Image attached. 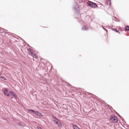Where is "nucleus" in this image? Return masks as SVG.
<instances>
[{"label": "nucleus", "instance_id": "obj_1", "mask_svg": "<svg viewBox=\"0 0 129 129\" xmlns=\"http://www.w3.org/2000/svg\"><path fill=\"white\" fill-rule=\"evenodd\" d=\"M110 121L111 122H117V117L114 115L111 116L110 119Z\"/></svg>", "mask_w": 129, "mask_h": 129}, {"label": "nucleus", "instance_id": "obj_6", "mask_svg": "<svg viewBox=\"0 0 129 129\" xmlns=\"http://www.w3.org/2000/svg\"><path fill=\"white\" fill-rule=\"evenodd\" d=\"M11 97H12V98H11L12 99L13 98L12 97V94L13 97L15 98H16L17 97V95H16V94L14 93V92L11 91Z\"/></svg>", "mask_w": 129, "mask_h": 129}, {"label": "nucleus", "instance_id": "obj_3", "mask_svg": "<svg viewBox=\"0 0 129 129\" xmlns=\"http://www.w3.org/2000/svg\"><path fill=\"white\" fill-rule=\"evenodd\" d=\"M74 9L75 11L77 13H79V8L78 5L76 3H75V5L74 7Z\"/></svg>", "mask_w": 129, "mask_h": 129}, {"label": "nucleus", "instance_id": "obj_18", "mask_svg": "<svg viewBox=\"0 0 129 129\" xmlns=\"http://www.w3.org/2000/svg\"><path fill=\"white\" fill-rule=\"evenodd\" d=\"M110 2H111V0H110V4H111Z\"/></svg>", "mask_w": 129, "mask_h": 129}, {"label": "nucleus", "instance_id": "obj_21", "mask_svg": "<svg viewBox=\"0 0 129 129\" xmlns=\"http://www.w3.org/2000/svg\"><path fill=\"white\" fill-rule=\"evenodd\" d=\"M79 129H80V128H79Z\"/></svg>", "mask_w": 129, "mask_h": 129}, {"label": "nucleus", "instance_id": "obj_14", "mask_svg": "<svg viewBox=\"0 0 129 129\" xmlns=\"http://www.w3.org/2000/svg\"><path fill=\"white\" fill-rule=\"evenodd\" d=\"M28 111L30 112H33L35 113V111L31 109H29L28 110Z\"/></svg>", "mask_w": 129, "mask_h": 129}, {"label": "nucleus", "instance_id": "obj_12", "mask_svg": "<svg viewBox=\"0 0 129 129\" xmlns=\"http://www.w3.org/2000/svg\"><path fill=\"white\" fill-rule=\"evenodd\" d=\"M31 49L30 48L28 49H27L28 51L29 52V54L30 55L31 53H33L31 51Z\"/></svg>", "mask_w": 129, "mask_h": 129}, {"label": "nucleus", "instance_id": "obj_9", "mask_svg": "<svg viewBox=\"0 0 129 129\" xmlns=\"http://www.w3.org/2000/svg\"><path fill=\"white\" fill-rule=\"evenodd\" d=\"M30 55H32L33 56V57H35L36 58H38L37 56L36 55V54L35 53H34L33 52L31 53Z\"/></svg>", "mask_w": 129, "mask_h": 129}, {"label": "nucleus", "instance_id": "obj_15", "mask_svg": "<svg viewBox=\"0 0 129 129\" xmlns=\"http://www.w3.org/2000/svg\"><path fill=\"white\" fill-rule=\"evenodd\" d=\"M1 78H2V79H3L4 80H6V78L3 76H1Z\"/></svg>", "mask_w": 129, "mask_h": 129}, {"label": "nucleus", "instance_id": "obj_2", "mask_svg": "<svg viewBox=\"0 0 129 129\" xmlns=\"http://www.w3.org/2000/svg\"><path fill=\"white\" fill-rule=\"evenodd\" d=\"M87 4L89 6L91 7L96 8L97 7L96 4L91 2H87Z\"/></svg>", "mask_w": 129, "mask_h": 129}, {"label": "nucleus", "instance_id": "obj_19", "mask_svg": "<svg viewBox=\"0 0 129 129\" xmlns=\"http://www.w3.org/2000/svg\"><path fill=\"white\" fill-rule=\"evenodd\" d=\"M4 33H6V32L4 31Z\"/></svg>", "mask_w": 129, "mask_h": 129}, {"label": "nucleus", "instance_id": "obj_17", "mask_svg": "<svg viewBox=\"0 0 129 129\" xmlns=\"http://www.w3.org/2000/svg\"><path fill=\"white\" fill-rule=\"evenodd\" d=\"M37 128L38 129H43L39 126H37Z\"/></svg>", "mask_w": 129, "mask_h": 129}, {"label": "nucleus", "instance_id": "obj_8", "mask_svg": "<svg viewBox=\"0 0 129 129\" xmlns=\"http://www.w3.org/2000/svg\"><path fill=\"white\" fill-rule=\"evenodd\" d=\"M82 29L83 30H87L88 29V27L84 25H83L82 26Z\"/></svg>", "mask_w": 129, "mask_h": 129}, {"label": "nucleus", "instance_id": "obj_16", "mask_svg": "<svg viewBox=\"0 0 129 129\" xmlns=\"http://www.w3.org/2000/svg\"><path fill=\"white\" fill-rule=\"evenodd\" d=\"M113 29L114 31H115L119 33V32L118 30L117 29Z\"/></svg>", "mask_w": 129, "mask_h": 129}, {"label": "nucleus", "instance_id": "obj_7", "mask_svg": "<svg viewBox=\"0 0 129 129\" xmlns=\"http://www.w3.org/2000/svg\"><path fill=\"white\" fill-rule=\"evenodd\" d=\"M35 113L36 115L40 117H41L42 116L41 113L35 111Z\"/></svg>", "mask_w": 129, "mask_h": 129}, {"label": "nucleus", "instance_id": "obj_10", "mask_svg": "<svg viewBox=\"0 0 129 129\" xmlns=\"http://www.w3.org/2000/svg\"><path fill=\"white\" fill-rule=\"evenodd\" d=\"M74 129H79V128L75 124H72Z\"/></svg>", "mask_w": 129, "mask_h": 129}, {"label": "nucleus", "instance_id": "obj_20", "mask_svg": "<svg viewBox=\"0 0 129 129\" xmlns=\"http://www.w3.org/2000/svg\"><path fill=\"white\" fill-rule=\"evenodd\" d=\"M105 29V30H106V29H105H105Z\"/></svg>", "mask_w": 129, "mask_h": 129}, {"label": "nucleus", "instance_id": "obj_13", "mask_svg": "<svg viewBox=\"0 0 129 129\" xmlns=\"http://www.w3.org/2000/svg\"><path fill=\"white\" fill-rule=\"evenodd\" d=\"M125 29L126 30H129V26L127 25L125 27Z\"/></svg>", "mask_w": 129, "mask_h": 129}, {"label": "nucleus", "instance_id": "obj_11", "mask_svg": "<svg viewBox=\"0 0 129 129\" xmlns=\"http://www.w3.org/2000/svg\"><path fill=\"white\" fill-rule=\"evenodd\" d=\"M57 125L59 127H61L62 125L61 123L59 121V122H57V123H56Z\"/></svg>", "mask_w": 129, "mask_h": 129}, {"label": "nucleus", "instance_id": "obj_4", "mask_svg": "<svg viewBox=\"0 0 129 129\" xmlns=\"http://www.w3.org/2000/svg\"><path fill=\"white\" fill-rule=\"evenodd\" d=\"M11 91H10L9 92L8 91L7 89H6L4 91V93L5 95L7 96L11 97Z\"/></svg>", "mask_w": 129, "mask_h": 129}, {"label": "nucleus", "instance_id": "obj_5", "mask_svg": "<svg viewBox=\"0 0 129 129\" xmlns=\"http://www.w3.org/2000/svg\"><path fill=\"white\" fill-rule=\"evenodd\" d=\"M52 118L54 122L55 123H57V122H59L58 120L55 116H52Z\"/></svg>", "mask_w": 129, "mask_h": 129}]
</instances>
